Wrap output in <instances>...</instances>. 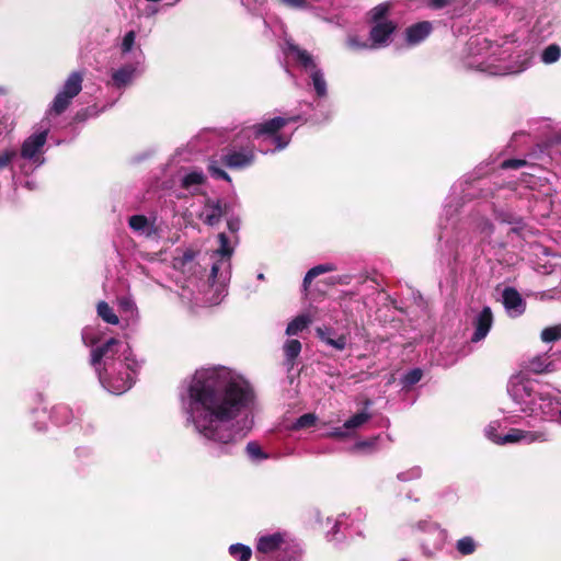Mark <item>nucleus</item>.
I'll list each match as a JSON object with an SVG mask.
<instances>
[{
	"instance_id": "obj_1",
	"label": "nucleus",
	"mask_w": 561,
	"mask_h": 561,
	"mask_svg": "<svg viewBox=\"0 0 561 561\" xmlns=\"http://www.w3.org/2000/svg\"><path fill=\"white\" fill-rule=\"evenodd\" d=\"M180 398L186 424L209 444L215 456L232 454L253 425L254 389L227 367L197 369Z\"/></svg>"
},
{
	"instance_id": "obj_2",
	"label": "nucleus",
	"mask_w": 561,
	"mask_h": 561,
	"mask_svg": "<svg viewBox=\"0 0 561 561\" xmlns=\"http://www.w3.org/2000/svg\"><path fill=\"white\" fill-rule=\"evenodd\" d=\"M91 365L103 388L113 394L130 389L140 368L129 344L114 337L91 351Z\"/></svg>"
},
{
	"instance_id": "obj_3",
	"label": "nucleus",
	"mask_w": 561,
	"mask_h": 561,
	"mask_svg": "<svg viewBox=\"0 0 561 561\" xmlns=\"http://www.w3.org/2000/svg\"><path fill=\"white\" fill-rule=\"evenodd\" d=\"M465 66L490 76L519 73L529 66V57L515 51L513 42L492 43L485 37H471L467 44Z\"/></svg>"
},
{
	"instance_id": "obj_4",
	"label": "nucleus",
	"mask_w": 561,
	"mask_h": 561,
	"mask_svg": "<svg viewBox=\"0 0 561 561\" xmlns=\"http://www.w3.org/2000/svg\"><path fill=\"white\" fill-rule=\"evenodd\" d=\"M300 119V116L274 117L263 123L253 125L244 130L248 137L259 141V150L262 153H273L283 150L290 142V135L282 134L280 130L289 123Z\"/></svg>"
},
{
	"instance_id": "obj_5",
	"label": "nucleus",
	"mask_w": 561,
	"mask_h": 561,
	"mask_svg": "<svg viewBox=\"0 0 561 561\" xmlns=\"http://www.w3.org/2000/svg\"><path fill=\"white\" fill-rule=\"evenodd\" d=\"M550 392L546 387L526 378L522 374L512 376L507 385L508 396L522 412L529 415L541 414L539 402H541L545 396H549Z\"/></svg>"
},
{
	"instance_id": "obj_6",
	"label": "nucleus",
	"mask_w": 561,
	"mask_h": 561,
	"mask_svg": "<svg viewBox=\"0 0 561 561\" xmlns=\"http://www.w3.org/2000/svg\"><path fill=\"white\" fill-rule=\"evenodd\" d=\"M218 240L219 248L215 255L219 256V259L213 263L208 277L210 290L214 291L206 299L209 305H218L222 300L227 293L226 286L230 279V256L233 250L229 245V240L224 232L218 234Z\"/></svg>"
},
{
	"instance_id": "obj_7",
	"label": "nucleus",
	"mask_w": 561,
	"mask_h": 561,
	"mask_svg": "<svg viewBox=\"0 0 561 561\" xmlns=\"http://www.w3.org/2000/svg\"><path fill=\"white\" fill-rule=\"evenodd\" d=\"M300 558L299 545L288 540L285 534L275 533L257 539V561H299Z\"/></svg>"
},
{
	"instance_id": "obj_8",
	"label": "nucleus",
	"mask_w": 561,
	"mask_h": 561,
	"mask_svg": "<svg viewBox=\"0 0 561 561\" xmlns=\"http://www.w3.org/2000/svg\"><path fill=\"white\" fill-rule=\"evenodd\" d=\"M47 136L48 129L44 128L33 133L23 140L21 150L18 151V157L20 162L26 163L27 174L44 164V147L47 141Z\"/></svg>"
},
{
	"instance_id": "obj_9",
	"label": "nucleus",
	"mask_w": 561,
	"mask_h": 561,
	"mask_svg": "<svg viewBox=\"0 0 561 561\" xmlns=\"http://www.w3.org/2000/svg\"><path fill=\"white\" fill-rule=\"evenodd\" d=\"M285 51L291 55L296 61L310 75V79L317 95L319 98L325 96L328 92L327 81L322 70L318 68L317 64L314 62L312 55L289 41L286 42Z\"/></svg>"
},
{
	"instance_id": "obj_10",
	"label": "nucleus",
	"mask_w": 561,
	"mask_h": 561,
	"mask_svg": "<svg viewBox=\"0 0 561 561\" xmlns=\"http://www.w3.org/2000/svg\"><path fill=\"white\" fill-rule=\"evenodd\" d=\"M123 64L111 72L108 85L124 90L141 76L145 70V54L142 50H136L134 60H122Z\"/></svg>"
},
{
	"instance_id": "obj_11",
	"label": "nucleus",
	"mask_w": 561,
	"mask_h": 561,
	"mask_svg": "<svg viewBox=\"0 0 561 561\" xmlns=\"http://www.w3.org/2000/svg\"><path fill=\"white\" fill-rule=\"evenodd\" d=\"M83 75L80 71L71 72L66 79L62 88L54 98L51 105L47 112L48 115H60L70 105L82 90Z\"/></svg>"
},
{
	"instance_id": "obj_12",
	"label": "nucleus",
	"mask_w": 561,
	"mask_h": 561,
	"mask_svg": "<svg viewBox=\"0 0 561 561\" xmlns=\"http://www.w3.org/2000/svg\"><path fill=\"white\" fill-rule=\"evenodd\" d=\"M254 146L237 148L231 146L221 156V162L229 169H243L251 165L254 161Z\"/></svg>"
},
{
	"instance_id": "obj_13",
	"label": "nucleus",
	"mask_w": 561,
	"mask_h": 561,
	"mask_svg": "<svg viewBox=\"0 0 561 561\" xmlns=\"http://www.w3.org/2000/svg\"><path fill=\"white\" fill-rule=\"evenodd\" d=\"M419 527L425 533L422 539V547L427 553L433 550H438L443 547L446 540V533L435 523L423 522Z\"/></svg>"
},
{
	"instance_id": "obj_14",
	"label": "nucleus",
	"mask_w": 561,
	"mask_h": 561,
	"mask_svg": "<svg viewBox=\"0 0 561 561\" xmlns=\"http://www.w3.org/2000/svg\"><path fill=\"white\" fill-rule=\"evenodd\" d=\"M228 215V205L221 199L207 198L198 217L208 225L216 226L224 216Z\"/></svg>"
},
{
	"instance_id": "obj_15",
	"label": "nucleus",
	"mask_w": 561,
	"mask_h": 561,
	"mask_svg": "<svg viewBox=\"0 0 561 561\" xmlns=\"http://www.w3.org/2000/svg\"><path fill=\"white\" fill-rule=\"evenodd\" d=\"M396 26L390 21L377 22L369 32L371 49H378L388 45Z\"/></svg>"
},
{
	"instance_id": "obj_16",
	"label": "nucleus",
	"mask_w": 561,
	"mask_h": 561,
	"mask_svg": "<svg viewBox=\"0 0 561 561\" xmlns=\"http://www.w3.org/2000/svg\"><path fill=\"white\" fill-rule=\"evenodd\" d=\"M493 324V314L490 307L483 309L473 318L472 325L474 328L471 341L477 343L482 341L490 332Z\"/></svg>"
},
{
	"instance_id": "obj_17",
	"label": "nucleus",
	"mask_w": 561,
	"mask_h": 561,
	"mask_svg": "<svg viewBox=\"0 0 561 561\" xmlns=\"http://www.w3.org/2000/svg\"><path fill=\"white\" fill-rule=\"evenodd\" d=\"M541 415L561 425V392L551 391L549 396H545L539 402Z\"/></svg>"
},
{
	"instance_id": "obj_18",
	"label": "nucleus",
	"mask_w": 561,
	"mask_h": 561,
	"mask_svg": "<svg viewBox=\"0 0 561 561\" xmlns=\"http://www.w3.org/2000/svg\"><path fill=\"white\" fill-rule=\"evenodd\" d=\"M503 305L511 317H518L525 312L526 302L520 294L513 287H506L502 294Z\"/></svg>"
},
{
	"instance_id": "obj_19",
	"label": "nucleus",
	"mask_w": 561,
	"mask_h": 561,
	"mask_svg": "<svg viewBox=\"0 0 561 561\" xmlns=\"http://www.w3.org/2000/svg\"><path fill=\"white\" fill-rule=\"evenodd\" d=\"M128 225L130 229L139 236L148 239H156L158 237V228L154 225V220H150L144 215L129 217Z\"/></svg>"
},
{
	"instance_id": "obj_20",
	"label": "nucleus",
	"mask_w": 561,
	"mask_h": 561,
	"mask_svg": "<svg viewBox=\"0 0 561 561\" xmlns=\"http://www.w3.org/2000/svg\"><path fill=\"white\" fill-rule=\"evenodd\" d=\"M205 180L206 176L202 170L193 169L184 171V173L180 175V186L191 194H196Z\"/></svg>"
},
{
	"instance_id": "obj_21",
	"label": "nucleus",
	"mask_w": 561,
	"mask_h": 561,
	"mask_svg": "<svg viewBox=\"0 0 561 561\" xmlns=\"http://www.w3.org/2000/svg\"><path fill=\"white\" fill-rule=\"evenodd\" d=\"M5 168H10L11 171L19 169L21 173L27 174L26 163L20 162L15 148H4L0 150V170Z\"/></svg>"
},
{
	"instance_id": "obj_22",
	"label": "nucleus",
	"mask_w": 561,
	"mask_h": 561,
	"mask_svg": "<svg viewBox=\"0 0 561 561\" xmlns=\"http://www.w3.org/2000/svg\"><path fill=\"white\" fill-rule=\"evenodd\" d=\"M432 32V24L427 21L415 23L405 30V39L409 45H416L424 41Z\"/></svg>"
},
{
	"instance_id": "obj_23",
	"label": "nucleus",
	"mask_w": 561,
	"mask_h": 561,
	"mask_svg": "<svg viewBox=\"0 0 561 561\" xmlns=\"http://www.w3.org/2000/svg\"><path fill=\"white\" fill-rule=\"evenodd\" d=\"M136 32H127L121 43V59L122 60H134L136 50H142L139 45H136Z\"/></svg>"
},
{
	"instance_id": "obj_24",
	"label": "nucleus",
	"mask_w": 561,
	"mask_h": 561,
	"mask_svg": "<svg viewBox=\"0 0 561 561\" xmlns=\"http://www.w3.org/2000/svg\"><path fill=\"white\" fill-rule=\"evenodd\" d=\"M317 334L323 342L337 351H343L346 347V337L344 335L333 337L334 332L329 328H318Z\"/></svg>"
},
{
	"instance_id": "obj_25",
	"label": "nucleus",
	"mask_w": 561,
	"mask_h": 561,
	"mask_svg": "<svg viewBox=\"0 0 561 561\" xmlns=\"http://www.w3.org/2000/svg\"><path fill=\"white\" fill-rule=\"evenodd\" d=\"M552 362L549 360V356L547 354L536 355L528 359L525 365V368L535 374H542L546 371L552 370Z\"/></svg>"
},
{
	"instance_id": "obj_26",
	"label": "nucleus",
	"mask_w": 561,
	"mask_h": 561,
	"mask_svg": "<svg viewBox=\"0 0 561 561\" xmlns=\"http://www.w3.org/2000/svg\"><path fill=\"white\" fill-rule=\"evenodd\" d=\"M522 444H534V443H545L550 439V434L546 430H522Z\"/></svg>"
},
{
	"instance_id": "obj_27",
	"label": "nucleus",
	"mask_w": 561,
	"mask_h": 561,
	"mask_svg": "<svg viewBox=\"0 0 561 561\" xmlns=\"http://www.w3.org/2000/svg\"><path fill=\"white\" fill-rule=\"evenodd\" d=\"M336 271V266L333 263L319 264L310 268L304 277V288L307 289L311 282L319 275Z\"/></svg>"
},
{
	"instance_id": "obj_28",
	"label": "nucleus",
	"mask_w": 561,
	"mask_h": 561,
	"mask_svg": "<svg viewBox=\"0 0 561 561\" xmlns=\"http://www.w3.org/2000/svg\"><path fill=\"white\" fill-rule=\"evenodd\" d=\"M370 420V414L366 411H362L355 415H353L351 419L344 422V428L348 431L350 435H352V432L356 431L360 426H363L366 422Z\"/></svg>"
},
{
	"instance_id": "obj_29",
	"label": "nucleus",
	"mask_w": 561,
	"mask_h": 561,
	"mask_svg": "<svg viewBox=\"0 0 561 561\" xmlns=\"http://www.w3.org/2000/svg\"><path fill=\"white\" fill-rule=\"evenodd\" d=\"M310 322L311 320L308 316L300 314L288 323L286 334L289 336L297 335L299 332L306 329Z\"/></svg>"
},
{
	"instance_id": "obj_30",
	"label": "nucleus",
	"mask_w": 561,
	"mask_h": 561,
	"mask_svg": "<svg viewBox=\"0 0 561 561\" xmlns=\"http://www.w3.org/2000/svg\"><path fill=\"white\" fill-rule=\"evenodd\" d=\"M228 550L229 554L237 561H249L252 556L251 548L243 543H233Z\"/></svg>"
},
{
	"instance_id": "obj_31",
	"label": "nucleus",
	"mask_w": 561,
	"mask_h": 561,
	"mask_svg": "<svg viewBox=\"0 0 561 561\" xmlns=\"http://www.w3.org/2000/svg\"><path fill=\"white\" fill-rule=\"evenodd\" d=\"M98 314L102 318L106 323L117 324L119 322L118 317L115 314L114 310L108 306L105 301H100L98 304Z\"/></svg>"
},
{
	"instance_id": "obj_32",
	"label": "nucleus",
	"mask_w": 561,
	"mask_h": 561,
	"mask_svg": "<svg viewBox=\"0 0 561 561\" xmlns=\"http://www.w3.org/2000/svg\"><path fill=\"white\" fill-rule=\"evenodd\" d=\"M245 453L248 457L254 462H260L268 458V455L256 442H249L245 447Z\"/></svg>"
},
{
	"instance_id": "obj_33",
	"label": "nucleus",
	"mask_w": 561,
	"mask_h": 561,
	"mask_svg": "<svg viewBox=\"0 0 561 561\" xmlns=\"http://www.w3.org/2000/svg\"><path fill=\"white\" fill-rule=\"evenodd\" d=\"M560 56L561 48L556 44H551L541 53V61L547 65L553 64L559 60Z\"/></svg>"
},
{
	"instance_id": "obj_34",
	"label": "nucleus",
	"mask_w": 561,
	"mask_h": 561,
	"mask_svg": "<svg viewBox=\"0 0 561 561\" xmlns=\"http://www.w3.org/2000/svg\"><path fill=\"white\" fill-rule=\"evenodd\" d=\"M346 46L351 50L358 51V50H368L371 49V45L369 41H363L357 35H348L346 38Z\"/></svg>"
},
{
	"instance_id": "obj_35",
	"label": "nucleus",
	"mask_w": 561,
	"mask_h": 561,
	"mask_svg": "<svg viewBox=\"0 0 561 561\" xmlns=\"http://www.w3.org/2000/svg\"><path fill=\"white\" fill-rule=\"evenodd\" d=\"M540 337L545 343H551L561 339V324L548 327L541 331Z\"/></svg>"
},
{
	"instance_id": "obj_36",
	"label": "nucleus",
	"mask_w": 561,
	"mask_h": 561,
	"mask_svg": "<svg viewBox=\"0 0 561 561\" xmlns=\"http://www.w3.org/2000/svg\"><path fill=\"white\" fill-rule=\"evenodd\" d=\"M301 351V343L298 340H288L284 345V352L288 362H293Z\"/></svg>"
},
{
	"instance_id": "obj_37",
	"label": "nucleus",
	"mask_w": 561,
	"mask_h": 561,
	"mask_svg": "<svg viewBox=\"0 0 561 561\" xmlns=\"http://www.w3.org/2000/svg\"><path fill=\"white\" fill-rule=\"evenodd\" d=\"M71 410L66 405H59L54 409L53 417L57 424H64L70 421Z\"/></svg>"
},
{
	"instance_id": "obj_38",
	"label": "nucleus",
	"mask_w": 561,
	"mask_h": 561,
	"mask_svg": "<svg viewBox=\"0 0 561 561\" xmlns=\"http://www.w3.org/2000/svg\"><path fill=\"white\" fill-rule=\"evenodd\" d=\"M457 550L463 556H468L474 552L476 542L471 537H463L457 541Z\"/></svg>"
},
{
	"instance_id": "obj_39",
	"label": "nucleus",
	"mask_w": 561,
	"mask_h": 561,
	"mask_svg": "<svg viewBox=\"0 0 561 561\" xmlns=\"http://www.w3.org/2000/svg\"><path fill=\"white\" fill-rule=\"evenodd\" d=\"M81 335L87 346H93L99 341V330L94 327H85Z\"/></svg>"
},
{
	"instance_id": "obj_40",
	"label": "nucleus",
	"mask_w": 561,
	"mask_h": 561,
	"mask_svg": "<svg viewBox=\"0 0 561 561\" xmlns=\"http://www.w3.org/2000/svg\"><path fill=\"white\" fill-rule=\"evenodd\" d=\"M423 376V373L420 368H414L408 371L401 379L403 387H411L417 383Z\"/></svg>"
},
{
	"instance_id": "obj_41",
	"label": "nucleus",
	"mask_w": 561,
	"mask_h": 561,
	"mask_svg": "<svg viewBox=\"0 0 561 561\" xmlns=\"http://www.w3.org/2000/svg\"><path fill=\"white\" fill-rule=\"evenodd\" d=\"M278 1L287 8L316 11V7L311 5L308 0H278Z\"/></svg>"
},
{
	"instance_id": "obj_42",
	"label": "nucleus",
	"mask_w": 561,
	"mask_h": 561,
	"mask_svg": "<svg viewBox=\"0 0 561 561\" xmlns=\"http://www.w3.org/2000/svg\"><path fill=\"white\" fill-rule=\"evenodd\" d=\"M389 3H380L370 10V20L375 23L382 22L381 20L386 16L389 11Z\"/></svg>"
},
{
	"instance_id": "obj_43",
	"label": "nucleus",
	"mask_w": 561,
	"mask_h": 561,
	"mask_svg": "<svg viewBox=\"0 0 561 561\" xmlns=\"http://www.w3.org/2000/svg\"><path fill=\"white\" fill-rule=\"evenodd\" d=\"M316 415L312 413H306L298 417L296 422L293 424V430H300L305 427H309L316 423Z\"/></svg>"
},
{
	"instance_id": "obj_44",
	"label": "nucleus",
	"mask_w": 561,
	"mask_h": 561,
	"mask_svg": "<svg viewBox=\"0 0 561 561\" xmlns=\"http://www.w3.org/2000/svg\"><path fill=\"white\" fill-rule=\"evenodd\" d=\"M522 428H511L507 434L502 437L501 445L522 444Z\"/></svg>"
},
{
	"instance_id": "obj_45",
	"label": "nucleus",
	"mask_w": 561,
	"mask_h": 561,
	"mask_svg": "<svg viewBox=\"0 0 561 561\" xmlns=\"http://www.w3.org/2000/svg\"><path fill=\"white\" fill-rule=\"evenodd\" d=\"M208 170H209L211 176H214L215 179L225 180L227 182L231 181L229 174L226 171H224L222 169H220L219 167H217L215 160L209 162Z\"/></svg>"
},
{
	"instance_id": "obj_46",
	"label": "nucleus",
	"mask_w": 561,
	"mask_h": 561,
	"mask_svg": "<svg viewBox=\"0 0 561 561\" xmlns=\"http://www.w3.org/2000/svg\"><path fill=\"white\" fill-rule=\"evenodd\" d=\"M422 474V470L420 467H413L409 469L408 471L400 472L398 474V479L400 481H410L420 478Z\"/></svg>"
},
{
	"instance_id": "obj_47",
	"label": "nucleus",
	"mask_w": 561,
	"mask_h": 561,
	"mask_svg": "<svg viewBox=\"0 0 561 561\" xmlns=\"http://www.w3.org/2000/svg\"><path fill=\"white\" fill-rule=\"evenodd\" d=\"M477 229L480 231L483 239L490 238L493 232V226L488 219H481L477 225Z\"/></svg>"
},
{
	"instance_id": "obj_48",
	"label": "nucleus",
	"mask_w": 561,
	"mask_h": 561,
	"mask_svg": "<svg viewBox=\"0 0 561 561\" xmlns=\"http://www.w3.org/2000/svg\"><path fill=\"white\" fill-rule=\"evenodd\" d=\"M496 430H497V425L495 423H491L490 425H488L485 427V435L493 443L501 445V440H502L503 436H500L496 433Z\"/></svg>"
},
{
	"instance_id": "obj_49",
	"label": "nucleus",
	"mask_w": 561,
	"mask_h": 561,
	"mask_svg": "<svg viewBox=\"0 0 561 561\" xmlns=\"http://www.w3.org/2000/svg\"><path fill=\"white\" fill-rule=\"evenodd\" d=\"M497 219L502 222H506V224H510V225H520L522 224V219L517 216H515L514 214H511V213H504V211H501L497 214Z\"/></svg>"
},
{
	"instance_id": "obj_50",
	"label": "nucleus",
	"mask_w": 561,
	"mask_h": 561,
	"mask_svg": "<svg viewBox=\"0 0 561 561\" xmlns=\"http://www.w3.org/2000/svg\"><path fill=\"white\" fill-rule=\"evenodd\" d=\"M378 438L379 437L376 436V437H374L371 439H368V440L357 442L356 444H354L352 449L354 451H359V450H364V449H373L376 446Z\"/></svg>"
},
{
	"instance_id": "obj_51",
	"label": "nucleus",
	"mask_w": 561,
	"mask_h": 561,
	"mask_svg": "<svg viewBox=\"0 0 561 561\" xmlns=\"http://www.w3.org/2000/svg\"><path fill=\"white\" fill-rule=\"evenodd\" d=\"M526 164L527 162L524 159H507L501 163V167L503 169H519Z\"/></svg>"
},
{
	"instance_id": "obj_52",
	"label": "nucleus",
	"mask_w": 561,
	"mask_h": 561,
	"mask_svg": "<svg viewBox=\"0 0 561 561\" xmlns=\"http://www.w3.org/2000/svg\"><path fill=\"white\" fill-rule=\"evenodd\" d=\"M327 436L328 437H336V438H345V437H348L351 435H350L348 431H346L344 428V424H343L342 426L332 428V431H330L327 434Z\"/></svg>"
},
{
	"instance_id": "obj_53",
	"label": "nucleus",
	"mask_w": 561,
	"mask_h": 561,
	"mask_svg": "<svg viewBox=\"0 0 561 561\" xmlns=\"http://www.w3.org/2000/svg\"><path fill=\"white\" fill-rule=\"evenodd\" d=\"M119 306L126 312L134 313L137 310L135 302L126 297L119 299Z\"/></svg>"
},
{
	"instance_id": "obj_54",
	"label": "nucleus",
	"mask_w": 561,
	"mask_h": 561,
	"mask_svg": "<svg viewBox=\"0 0 561 561\" xmlns=\"http://www.w3.org/2000/svg\"><path fill=\"white\" fill-rule=\"evenodd\" d=\"M227 227L230 232H232V233L237 232L240 228L239 219L236 217H232V216L231 217L227 216Z\"/></svg>"
},
{
	"instance_id": "obj_55",
	"label": "nucleus",
	"mask_w": 561,
	"mask_h": 561,
	"mask_svg": "<svg viewBox=\"0 0 561 561\" xmlns=\"http://www.w3.org/2000/svg\"><path fill=\"white\" fill-rule=\"evenodd\" d=\"M449 2L450 0H428V5L434 9H442Z\"/></svg>"
},
{
	"instance_id": "obj_56",
	"label": "nucleus",
	"mask_w": 561,
	"mask_h": 561,
	"mask_svg": "<svg viewBox=\"0 0 561 561\" xmlns=\"http://www.w3.org/2000/svg\"><path fill=\"white\" fill-rule=\"evenodd\" d=\"M343 517H344V514L340 515L339 518L335 520L334 526H333L334 533L339 531V527L343 524Z\"/></svg>"
},
{
	"instance_id": "obj_57",
	"label": "nucleus",
	"mask_w": 561,
	"mask_h": 561,
	"mask_svg": "<svg viewBox=\"0 0 561 561\" xmlns=\"http://www.w3.org/2000/svg\"><path fill=\"white\" fill-rule=\"evenodd\" d=\"M244 4H252L259 2V0H242Z\"/></svg>"
},
{
	"instance_id": "obj_58",
	"label": "nucleus",
	"mask_w": 561,
	"mask_h": 561,
	"mask_svg": "<svg viewBox=\"0 0 561 561\" xmlns=\"http://www.w3.org/2000/svg\"><path fill=\"white\" fill-rule=\"evenodd\" d=\"M179 1H180V0H169V1H168V4H169V5H174V4H176Z\"/></svg>"
},
{
	"instance_id": "obj_59",
	"label": "nucleus",
	"mask_w": 561,
	"mask_h": 561,
	"mask_svg": "<svg viewBox=\"0 0 561 561\" xmlns=\"http://www.w3.org/2000/svg\"><path fill=\"white\" fill-rule=\"evenodd\" d=\"M450 208L451 206H446L445 208V213H447L448 215L450 214V216L453 215L451 211H450Z\"/></svg>"
},
{
	"instance_id": "obj_60",
	"label": "nucleus",
	"mask_w": 561,
	"mask_h": 561,
	"mask_svg": "<svg viewBox=\"0 0 561 561\" xmlns=\"http://www.w3.org/2000/svg\"><path fill=\"white\" fill-rule=\"evenodd\" d=\"M257 279L259 280H263L264 279V274L263 273L257 274Z\"/></svg>"
},
{
	"instance_id": "obj_61",
	"label": "nucleus",
	"mask_w": 561,
	"mask_h": 561,
	"mask_svg": "<svg viewBox=\"0 0 561 561\" xmlns=\"http://www.w3.org/2000/svg\"><path fill=\"white\" fill-rule=\"evenodd\" d=\"M557 140H558L559 142H561V130H560V131H559V134L557 135Z\"/></svg>"
},
{
	"instance_id": "obj_62",
	"label": "nucleus",
	"mask_w": 561,
	"mask_h": 561,
	"mask_svg": "<svg viewBox=\"0 0 561 561\" xmlns=\"http://www.w3.org/2000/svg\"><path fill=\"white\" fill-rule=\"evenodd\" d=\"M311 5H313L314 2H320L321 0H308Z\"/></svg>"
},
{
	"instance_id": "obj_63",
	"label": "nucleus",
	"mask_w": 561,
	"mask_h": 561,
	"mask_svg": "<svg viewBox=\"0 0 561 561\" xmlns=\"http://www.w3.org/2000/svg\"><path fill=\"white\" fill-rule=\"evenodd\" d=\"M5 93V89L0 87V94H4Z\"/></svg>"
},
{
	"instance_id": "obj_64",
	"label": "nucleus",
	"mask_w": 561,
	"mask_h": 561,
	"mask_svg": "<svg viewBox=\"0 0 561 561\" xmlns=\"http://www.w3.org/2000/svg\"><path fill=\"white\" fill-rule=\"evenodd\" d=\"M335 282H342V277L336 278Z\"/></svg>"
}]
</instances>
